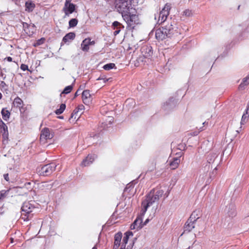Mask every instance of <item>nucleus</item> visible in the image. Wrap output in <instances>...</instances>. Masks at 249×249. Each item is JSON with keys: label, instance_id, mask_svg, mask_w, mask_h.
<instances>
[{"label": "nucleus", "instance_id": "1", "mask_svg": "<svg viewBox=\"0 0 249 249\" xmlns=\"http://www.w3.org/2000/svg\"><path fill=\"white\" fill-rule=\"evenodd\" d=\"M163 191L160 188H154L146 196V198L142 202L141 214L137 216L131 225V230H138L142 227V216L145 214L147 208L155 202H158L163 194Z\"/></svg>", "mask_w": 249, "mask_h": 249}, {"label": "nucleus", "instance_id": "2", "mask_svg": "<svg viewBox=\"0 0 249 249\" xmlns=\"http://www.w3.org/2000/svg\"><path fill=\"white\" fill-rule=\"evenodd\" d=\"M176 33L175 26L171 22L157 29L155 36L158 40H162L167 37H171Z\"/></svg>", "mask_w": 249, "mask_h": 249}, {"label": "nucleus", "instance_id": "3", "mask_svg": "<svg viewBox=\"0 0 249 249\" xmlns=\"http://www.w3.org/2000/svg\"><path fill=\"white\" fill-rule=\"evenodd\" d=\"M122 18L127 24V28L134 29L141 23L140 19L136 9L123 15Z\"/></svg>", "mask_w": 249, "mask_h": 249}, {"label": "nucleus", "instance_id": "4", "mask_svg": "<svg viewBox=\"0 0 249 249\" xmlns=\"http://www.w3.org/2000/svg\"><path fill=\"white\" fill-rule=\"evenodd\" d=\"M115 7L122 17L135 9L132 7L131 0H115Z\"/></svg>", "mask_w": 249, "mask_h": 249}, {"label": "nucleus", "instance_id": "5", "mask_svg": "<svg viewBox=\"0 0 249 249\" xmlns=\"http://www.w3.org/2000/svg\"><path fill=\"white\" fill-rule=\"evenodd\" d=\"M170 9V4L168 3L166 4L162 10L160 12L159 18L158 21V23L159 24H161L166 21L169 14Z\"/></svg>", "mask_w": 249, "mask_h": 249}, {"label": "nucleus", "instance_id": "6", "mask_svg": "<svg viewBox=\"0 0 249 249\" xmlns=\"http://www.w3.org/2000/svg\"><path fill=\"white\" fill-rule=\"evenodd\" d=\"M56 166V165L53 163L45 165L41 168L39 171V173L41 175L48 176L55 171Z\"/></svg>", "mask_w": 249, "mask_h": 249}, {"label": "nucleus", "instance_id": "7", "mask_svg": "<svg viewBox=\"0 0 249 249\" xmlns=\"http://www.w3.org/2000/svg\"><path fill=\"white\" fill-rule=\"evenodd\" d=\"M0 133L2 134V142H7L8 140L9 133L7 125L0 118Z\"/></svg>", "mask_w": 249, "mask_h": 249}, {"label": "nucleus", "instance_id": "8", "mask_svg": "<svg viewBox=\"0 0 249 249\" xmlns=\"http://www.w3.org/2000/svg\"><path fill=\"white\" fill-rule=\"evenodd\" d=\"M141 51L142 55L146 58H150L153 53L152 48L150 46H143L141 49Z\"/></svg>", "mask_w": 249, "mask_h": 249}, {"label": "nucleus", "instance_id": "9", "mask_svg": "<svg viewBox=\"0 0 249 249\" xmlns=\"http://www.w3.org/2000/svg\"><path fill=\"white\" fill-rule=\"evenodd\" d=\"M76 9V5L72 3H65L63 8V11L64 12L65 16H69V15L74 12Z\"/></svg>", "mask_w": 249, "mask_h": 249}, {"label": "nucleus", "instance_id": "10", "mask_svg": "<svg viewBox=\"0 0 249 249\" xmlns=\"http://www.w3.org/2000/svg\"><path fill=\"white\" fill-rule=\"evenodd\" d=\"M52 138V136L48 128L45 127L42 129L40 137V140L41 142L45 143L47 140L51 139Z\"/></svg>", "mask_w": 249, "mask_h": 249}, {"label": "nucleus", "instance_id": "11", "mask_svg": "<svg viewBox=\"0 0 249 249\" xmlns=\"http://www.w3.org/2000/svg\"><path fill=\"white\" fill-rule=\"evenodd\" d=\"M96 158V156L95 154H89L81 162L80 164L81 166L86 167L89 166L93 163Z\"/></svg>", "mask_w": 249, "mask_h": 249}, {"label": "nucleus", "instance_id": "12", "mask_svg": "<svg viewBox=\"0 0 249 249\" xmlns=\"http://www.w3.org/2000/svg\"><path fill=\"white\" fill-rule=\"evenodd\" d=\"M82 98L85 105H89L91 102L92 97L89 90H84L83 91Z\"/></svg>", "mask_w": 249, "mask_h": 249}, {"label": "nucleus", "instance_id": "13", "mask_svg": "<svg viewBox=\"0 0 249 249\" xmlns=\"http://www.w3.org/2000/svg\"><path fill=\"white\" fill-rule=\"evenodd\" d=\"M23 28L26 34L29 36H32L35 31L34 25H31L26 22L23 23Z\"/></svg>", "mask_w": 249, "mask_h": 249}, {"label": "nucleus", "instance_id": "14", "mask_svg": "<svg viewBox=\"0 0 249 249\" xmlns=\"http://www.w3.org/2000/svg\"><path fill=\"white\" fill-rule=\"evenodd\" d=\"M122 238V233L118 232L115 234L114 243L113 249H118L120 246L121 241Z\"/></svg>", "mask_w": 249, "mask_h": 249}, {"label": "nucleus", "instance_id": "15", "mask_svg": "<svg viewBox=\"0 0 249 249\" xmlns=\"http://www.w3.org/2000/svg\"><path fill=\"white\" fill-rule=\"evenodd\" d=\"M34 209V207L29 202H25L22 206L21 211L30 214Z\"/></svg>", "mask_w": 249, "mask_h": 249}, {"label": "nucleus", "instance_id": "16", "mask_svg": "<svg viewBox=\"0 0 249 249\" xmlns=\"http://www.w3.org/2000/svg\"><path fill=\"white\" fill-rule=\"evenodd\" d=\"M180 162V157H176L170 162L169 166L172 170H175L178 168Z\"/></svg>", "mask_w": 249, "mask_h": 249}, {"label": "nucleus", "instance_id": "17", "mask_svg": "<svg viewBox=\"0 0 249 249\" xmlns=\"http://www.w3.org/2000/svg\"><path fill=\"white\" fill-rule=\"evenodd\" d=\"M36 7L35 3L32 0H28L25 2V10L30 13L33 11Z\"/></svg>", "mask_w": 249, "mask_h": 249}, {"label": "nucleus", "instance_id": "18", "mask_svg": "<svg viewBox=\"0 0 249 249\" xmlns=\"http://www.w3.org/2000/svg\"><path fill=\"white\" fill-rule=\"evenodd\" d=\"M195 222L188 219L184 225V232H190L195 227Z\"/></svg>", "mask_w": 249, "mask_h": 249}, {"label": "nucleus", "instance_id": "19", "mask_svg": "<svg viewBox=\"0 0 249 249\" xmlns=\"http://www.w3.org/2000/svg\"><path fill=\"white\" fill-rule=\"evenodd\" d=\"M201 215V211L199 210H196L193 212L189 217V220L196 222Z\"/></svg>", "mask_w": 249, "mask_h": 249}, {"label": "nucleus", "instance_id": "20", "mask_svg": "<svg viewBox=\"0 0 249 249\" xmlns=\"http://www.w3.org/2000/svg\"><path fill=\"white\" fill-rule=\"evenodd\" d=\"M1 114L2 115V119L4 121H8L10 118L11 113L7 108H3L1 111Z\"/></svg>", "mask_w": 249, "mask_h": 249}, {"label": "nucleus", "instance_id": "21", "mask_svg": "<svg viewBox=\"0 0 249 249\" xmlns=\"http://www.w3.org/2000/svg\"><path fill=\"white\" fill-rule=\"evenodd\" d=\"M75 37V33L73 32H70L66 34L63 38L62 41L66 43L69 40H73Z\"/></svg>", "mask_w": 249, "mask_h": 249}, {"label": "nucleus", "instance_id": "22", "mask_svg": "<svg viewBox=\"0 0 249 249\" xmlns=\"http://www.w3.org/2000/svg\"><path fill=\"white\" fill-rule=\"evenodd\" d=\"M13 104L15 107L18 108L24 105L23 101L18 96L14 99Z\"/></svg>", "mask_w": 249, "mask_h": 249}, {"label": "nucleus", "instance_id": "23", "mask_svg": "<svg viewBox=\"0 0 249 249\" xmlns=\"http://www.w3.org/2000/svg\"><path fill=\"white\" fill-rule=\"evenodd\" d=\"M130 236H133L132 231H128L125 233L121 246H124V248H125L126 244L127 243L128 238Z\"/></svg>", "mask_w": 249, "mask_h": 249}, {"label": "nucleus", "instance_id": "24", "mask_svg": "<svg viewBox=\"0 0 249 249\" xmlns=\"http://www.w3.org/2000/svg\"><path fill=\"white\" fill-rule=\"evenodd\" d=\"M88 41V39L86 38L83 40L81 43V48L82 50L84 52H88L89 49V44Z\"/></svg>", "mask_w": 249, "mask_h": 249}, {"label": "nucleus", "instance_id": "25", "mask_svg": "<svg viewBox=\"0 0 249 249\" xmlns=\"http://www.w3.org/2000/svg\"><path fill=\"white\" fill-rule=\"evenodd\" d=\"M249 84V74L243 79L242 83L239 85L238 89L240 90L243 89L245 86Z\"/></svg>", "mask_w": 249, "mask_h": 249}, {"label": "nucleus", "instance_id": "26", "mask_svg": "<svg viewBox=\"0 0 249 249\" xmlns=\"http://www.w3.org/2000/svg\"><path fill=\"white\" fill-rule=\"evenodd\" d=\"M78 113V110L76 108L73 110V112H72L71 117L69 119V121L70 122H73L74 120H75L76 118L77 119L79 118V116L77 114Z\"/></svg>", "mask_w": 249, "mask_h": 249}, {"label": "nucleus", "instance_id": "27", "mask_svg": "<svg viewBox=\"0 0 249 249\" xmlns=\"http://www.w3.org/2000/svg\"><path fill=\"white\" fill-rule=\"evenodd\" d=\"M11 189L0 191V200L5 198L9 194Z\"/></svg>", "mask_w": 249, "mask_h": 249}, {"label": "nucleus", "instance_id": "28", "mask_svg": "<svg viewBox=\"0 0 249 249\" xmlns=\"http://www.w3.org/2000/svg\"><path fill=\"white\" fill-rule=\"evenodd\" d=\"M66 108V105L64 104H61L59 108L56 109L55 111L57 115L61 114L63 112Z\"/></svg>", "mask_w": 249, "mask_h": 249}, {"label": "nucleus", "instance_id": "29", "mask_svg": "<svg viewBox=\"0 0 249 249\" xmlns=\"http://www.w3.org/2000/svg\"><path fill=\"white\" fill-rule=\"evenodd\" d=\"M78 23V20L76 18H72L69 22V27L72 28L75 27Z\"/></svg>", "mask_w": 249, "mask_h": 249}, {"label": "nucleus", "instance_id": "30", "mask_svg": "<svg viewBox=\"0 0 249 249\" xmlns=\"http://www.w3.org/2000/svg\"><path fill=\"white\" fill-rule=\"evenodd\" d=\"M114 68H115V65L114 63H111L106 64L103 66L104 69L107 71L110 70Z\"/></svg>", "mask_w": 249, "mask_h": 249}, {"label": "nucleus", "instance_id": "31", "mask_svg": "<svg viewBox=\"0 0 249 249\" xmlns=\"http://www.w3.org/2000/svg\"><path fill=\"white\" fill-rule=\"evenodd\" d=\"M112 26H113L114 29H119L121 28H124V26L122 24H121L120 22L117 21H114L112 23Z\"/></svg>", "mask_w": 249, "mask_h": 249}, {"label": "nucleus", "instance_id": "32", "mask_svg": "<svg viewBox=\"0 0 249 249\" xmlns=\"http://www.w3.org/2000/svg\"><path fill=\"white\" fill-rule=\"evenodd\" d=\"M73 89V87L71 85L68 86L64 89L63 91L62 92V94H68L71 92Z\"/></svg>", "mask_w": 249, "mask_h": 249}, {"label": "nucleus", "instance_id": "33", "mask_svg": "<svg viewBox=\"0 0 249 249\" xmlns=\"http://www.w3.org/2000/svg\"><path fill=\"white\" fill-rule=\"evenodd\" d=\"M30 217V214L26 213L21 211V218L24 221H27L29 220Z\"/></svg>", "mask_w": 249, "mask_h": 249}, {"label": "nucleus", "instance_id": "34", "mask_svg": "<svg viewBox=\"0 0 249 249\" xmlns=\"http://www.w3.org/2000/svg\"><path fill=\"white\" fill-rule=\"evenodd\" d=\"M45 38H44V37L41 38L40 39H38L36 41V43H35L34 46L35 47H36V46H39L41 44H43L45 42Z\"/></svg>", "mask_w": 249, "mask_h": 249}, {"label": "nucleus", "instance_id": "35", "mask_svg": "<svg viewBox=\"0 0 249 249\" xmlns=\"http://www.w3.org/2000/svg\"><path fill=\"white\" fill-rule=\"evenodd\" d=\"M8 86L4 81H1L0 83V88L1 90H7Z\"/></svg>", "mask_w": 249, "mask_h": 249}, {"label": "nucleus", "instance_id": "36", "mask_svg": "<svg viewBox=\"0 0 249 249\" xmlns=\"http://www.w3.org/2000/svg\"><path fill=\"white\" fill-rule=\"evenodd\" d=\"M20 114L24 115L27 110V107H24V105L19 108Z\"/></svg>", "mask_w": 249, "mask_h": 249}, {"label": "nucleus", "instance_id": "37", "mask_svg": "<svg viewBox=\"0 0 249 249\" xmlns=\"http://www.w3.org/2000/svg\"><path fill=\"white\" fill-rule=\"evenodd\" d=\"M184 15L187 17H190L192 15V11L189 9H186L183 12Z\"/></svg>", "mask_w": 249, "mask_h": 249}, {"label": "nucleus", "instance_id": "38", "mask_svg": "<svg viewBox=\"0 0 249 249\" xmlns=\"http://www.w3.org/2000/svg\"><path fill=\"white\" fill-rule=\"evenodd\" d=\"M20 69L23 71L28 70V66L26 64H22L20 66Z\"/></svg>", "mask_w": 249, "mask_h": 249}, {"label": "nucleus", "instance_id": "39", "mask_svg": "<svg viewBox=\"0 0 249 249\" xmlns=\"http://www.w3.org/2000/svg\"><path fill=\"white\" fill-rule=\"evenodd\" d=\"M84 108H85V107L82 105L78 106V107L77 108H76V109L78 110V112L82 111L83 110H84Z\"/></svg>", "mask_w": 249, "mask_h": 249}, {"label": "nucleus", "instance_id": "40", "mask_svg": "<svg viewBox=\"0 0 249 249\" xmlns=\"http://www.w3.org/2000/svg\"><path fill=\"white\" fill-rule=\"evenodd\" d=\"M87 39H88L89 40L88 43L89 45H93L95 44V41H91V39L89 37L87 38Z\"/></svg>", "mask_w": 249, "mask_h": 249}, {"label": "nucleus", "instance_id": "41", "mask_svg": "<svg viewBox=\"0 0 249 249\" xmlns=\"http://www.w3.org/2000/svg\"><path fill=\"white\" fill-rule=\"evenodd\" d=\"M4 178L7 181H9V174L8 173L3 175Z\"/></svg>", "mask_w": 249, "mask_h": 249}, {"label": "nucleus", "instance_id": "42", "mask_svg": "<svg viewBox=\"0 0 249 249\" xmlns=\"http://www.w3.org/2000/svg\"><path fill=\"white\" fill-rule=\"evenodd\" d=\"M120 29L121 28L117 29V30L115 31H114V36H116L119 34V33L120 32V31H121Z\"/></svg>", "mask_w": 249, "mask_h": 249}, {"label": "nucleus", "instance_id": "43", "mask_svg": "<svg viewBox=\"0 0 249 249\" xmlns=\"http://www.w3.org/2000/svg\"><path fill=\"white\" fill-rule=\"evenodd\" d=\"M203 129H201L200 131H195V132H193V134H191V135L192 136H196L198 134V133H199V132L202 131Z\"/></svg>", "mask_w": 249, "mask_h": 249}, {"label": "nucleus", "instance_id": "44", "mask_svg": "<svg viewBox=\"0 0 249 249\" xmlns=\"http://www.w3.org/2000/svg\"><path fill=\"white\" fill-rule=\"evenodd\" d=\"M5 59H6L8 62H12L13 60L12 58L10 56L7 57Z\"/></svg>", "mask_w": 249, "mask_h": 249}, {"label": "nucleus", "instance_id": "45", "mask_svg": "<svg viewBox=\"0 0 249 249\" xmlns=\"http://www.w3.org/2000/svg\"><path fill=\"white\" fill-rule=\"evenodd\" d=\"M149 221V219H147L144 222V223H142V227L144 225H145Z\"/></svg>", "mask_w": 249, "mask_h": 249}, {"label": "nucleus", "instance_id": "46", "mask_svg": "<svg viewBox=\"0 0 249 249\" xmlns=\"http://www.w3.org/2000/svg\"><path fill=\"white\" fill-rule=\"evenodd\" d=\"M72 0H66L65 3H71Z\"/></svg>", "mask_w": 249, "mask_h": 249}, {"label": "nucleus", "instance_id": "47", "mask_svg": "<svg viewBox=\"0 0 249 249\" xmlns=\"http://www.w3.org/2000/svg\"><path fill=\"white\" fill-rule=\"evenodd\" d=\"M249 109H248V107H247V109L246 110V113L247 114H248L249 113Z\"/></svg>", "mask_w": 249, "mask_h": 249}, {"label": "nucleus", "instance_id": "48", "mask_svg": "<svg viewBox=\"0 0 249 249\" xmlns=\"http://www.w3.org/2000/svg\"><path fill=\"white\" fill-rule=\"evenodd\" d=\"M78 95L77 91H76L74 94V97H76Z\"/></svg>", "mask_w": 249, "mask_h": 249}, {"label": "nucleus", "instance_id": "49", "mask_svg": "<svg viewBox=\"0 0 249 249\" xmlns=\"http://www.w3.org/2000/svg\"><path fill=\"white\" fill-rule=\"evenodd\" d=\"M2 95L1 93V92H0V100L2 98Z\"/></svg>", "mask_w": 249, "mask_h": 249}, {"label": "nucleus", "instance_id": "50", "mask_svg": "<svg viewBox=\"0 0 249 249\" xmlns=\"http://www.w3.org/2000/svg\"><path fill=\"white\" fill-rule=\"evenodd\" d=\"M125 248H124V246H121V247L120 248V249H125Z\"/></svg>", "mask_w": 249, "mask_h": 249}, {"label": "nucleus", "instance_id": "51", "mask_svg": "<svg viewBox=\"0 0 249 249\" xmlns=\"http://www.w3.org/2000/svg\"><path fill=\"white\" fill-rule=\"evenodd\" d=\"M244 117H245V118L246 117V116H245V114H243V116H242V119H243Z\"/></svg>", "mask_w": 249, "mask_h": 249}, {"label": "nucleus", "instance_id": "52", "mask_svg": "<svg viewBox=\"0 0 249 249\" xmlns=\"http://www.w3.org/2000/svg\"><path fill=\"white\" fill-rule=\"evenodd\" d=\"M103 79V78H101L100 77L97 79L98 80Z\"/></svg>", "mask_w": 249, "mask_h": 249}, {"label": "nucleus", "instance_id": "53", "mask_svg": "<svg viewBox=\"0 0 249 249\" xmlns=\"http://www.w3.org/2000/svg\"><path fill=\"white\" fill-rule=\"evenodd\" d=\"M92 249H97V248L95 246H94L92 248Z\"/></svg>", "mask_w": 249, "mask_h": 249}, {"label": "nucleus", "instance_id": "54", "mask_svg": "<svg viewBox=\"0 0 249 249\" xmlns=\"http://www.w3.org/2000/svg\"><path fill=\"white\" fill-rule=\"evenodd\" d=\"M105 82H106V81H107V80H104Z\"/></svg>", "mask_w": 249, "mask_h": 249}]
</instances>
